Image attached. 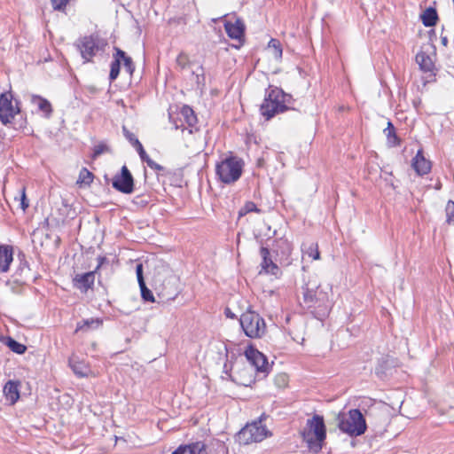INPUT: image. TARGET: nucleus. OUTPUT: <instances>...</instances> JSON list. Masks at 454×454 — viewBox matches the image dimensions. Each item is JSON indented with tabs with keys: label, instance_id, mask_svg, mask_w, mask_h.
Here are the masks:
<instances>
[{
	"label": "nucleus",
	"instance_id": "1",
	"mask_svg": "<svg viewBox=\"0 0 454 454\" xmlns=\"http://www.w3.org/2000/svg\"><path fill=\"white\" fill-rule=\"evenodd\" d=\"M301 434L309 450L315 453L319 452L326 438V428L323 416L315 414L311 419H308L306 427Z\"/></svg>",
	"mask_w": 454,
	"mask_h": 454
},
{
	"label": "nucleus",
	"instance_id": "2",
	"mask_svg": "<svg viewBox=\"0 0 454 454\" xmlns=\"http://www.w3.org/2000/svg\"><path fill=\"white\" fill-rule=\"evenodd\" d=\"M289 97L278 88H269L260 107L261 114L268 121L276 114L286 112L288 109L286 102Z\"/></svg>",
	"mask_w": 454,
	"mask_h": 454
},
{
	"label": "nucleus",
	"instance_id": "3",
	"mask_svg": "<svg viewBox=\"0 0 454 454\" xmlns=\"http://www.w3.org/2000/svg\"><path fill=\"white\" fill-rule=\"evenodd\" d=\"M244 160L237 156L230 155L222 159L215 165V175L224 184L236 183L243 173Z\"/></svg>",
	"mask_w": 454,
	"mask_h": 454
},
{
	"label": "nucleus",
	"instance_id": "4",
	"mask_svg": "<svg viewBox=\"0 0 454 454\" xmlns=\"http://www.w3.org/2000/svg\"><path fill=\"white\" fill-rule=\"evenodd\" d=\"M337 421L339 428L349 435L358 436L366 430L365 419L358 409H352L348 414L340 413Z\"/></svg>",
	"mask_w": 454,
	"mask_h": 454
},
{
	"label": "nucleus",
	"instance_id": "5",
	"mask_svg": "<svg viewBox=\"0 0 454 454\" xmlns=\"http://www.w3.org/2000/svg\"><path fill=\"white\" fill-rule=\"evenodd\" d=\"M239 323L245 334L249 338H262L266 333L264 319L251 309H247L240 316Z\"/></svg>",
	"mask_w": 454,
	"mask_h": 454
},
{
	"label": "nucleus",
	"instance_id": "6",
	"mask_svg": "<svg viewBox=\"0 0 454 454\" xmlns=\"http://www.w3.org/2000/svg\"><path fill=\"white\" fill-rule=\"evenodd\" d=\"M270 435V432L262 424V418L258 421L247 424L238 434L239 441L243 444L259 442Z\"/></svg>",
	"mask_w": 454,
	"mask_h": 454
},
{
	"label": "nucleus",
	"instance_id": "7",
	"mask_svg": "<svg viewBox=\"0 0 454 454\" xmlns=\"http://www.w3.org/2000/svg\"><path fill=\"white\" fill-rule=\"evenodd\" d=\"M106 46L105 40L94 35L83 36L76 43V47L85 62L90 61L98 51H104Z\"/></svg>",
	"mask_w": 454,
	"mask_h": 454
},
{
	"label": "nucleus",
	"instance_id": "8",
	"mask_svg": "<svg viewBox=\"0 0 454 454\" xmlns=\"http://www.w3.org/2000/svg\"><path fill=\"white\" fill-rule=\"evenodd\" d=\"M20 114V102L13 98L11 92L0 96V121L6 125L12 123L15 116Z\"/></svg>",
	"mask_w": 454,
	"mask_h": 454
},
{
	"label": "nucleus",
	"instance_id": "9",
	"mask_svg": "<svg viewBox=\"0 0 454 454\" xmlns=\"http://www.w3.org/2000/svg\"><path fill=\"white\" fill-rule=\"evenodd\" d=\"M254 370L253 366L236 363L231 368V380L239 385L248 387L254 382Z\"/></svg>",
	"mask_w": 454,
	"mask_h": 454
},
{
	"label": "nucleus",
	"instance_id": "10",
	"mask_svg": "<svg viewBox=\"0 0 454 454\" xmlns=\"http://www.w3.org/2000/svg\"><path fill=\"white\" fill-rule=\"evenodd\" d=\"M320 285L317 276H309L308 280L302 286L303 303L307 308H312L317 304L318 301L317 293Z\"/></svg>",
	"mask_w": 454,
	"mask_h": 454
},
{
	"label": "nucleus",
	"instance_id": "11",
	"mask_svg": "<svg viewBox=\"0 0 454 454\" xmlns=\"http://www.w3.org/2000/svg\"><path fill=\"white\" fill-rule=\"evenodd\" d=\"M113 187L125 194H129L134 190V179L126 166H122L121 174L114 176L112 182Z\"/></svg>",
	"mask_w": 454,
	"mask_h": 454
},
{
	"label": "nucleus",
	"instance_id": "12",
	"mask_svg": "<svg viewBox=\"0 0 454 454\" xmlns=\"http://www.w3.org/2000/svg\"><path fill=\"white\" fill-rule=\"evenodd\" d=\"M245 356L247 360L248 361L247 366H253L254 372H265L268 368V362L265 356L254 348L253 347H249L245 351Z\"/></svg>",
	"mask_w": 454,
	"mask_h": 454
},
{
	"label": "nucleus",
	"instance_id": "13",
	"mask_svg": "<svg viewBox=\"0 0 454 454\" xmlns=\"http://www.w3.org/2000/svg\"><path fill=\"white\" fill-rule=\"evenodd\" d=\"M260 254L262 258L261 262L262 270L260 273L270 274L276 278H279L282 271L271 259L270 250L267 247H262L260 249Z\"/></svg>",
	"mask_w": 454,
	"mask_h": 454
},
{
	"label": "nucleus",
	"instance_id": "14",
	"mask_svg": "<svg viewBox=\"0 0 454 454\" xmlns=\"http://www.w3.org/2000/svg\"><path fill=\"white\" fill-rule=\"evenodd\" d=\"M411 167L419 176H424L430 172L431 161L425 157L422 149L419 150L412 159Z\"/></svg>",
	"mask_w": 454,
	"mask_h": 454
},
{
	"label": "nucleus",
	"instance_id": "15",
	"mask_svg": "<svg viewBox=\"0 0 454 454\" xmlns=\"http://www.w3.org/2000/svg\"><path fill=\"white\" fill-rule=\"evenodd\" d=\"M74 286L83 293H86L94 285L95 271H89L83 274H77L74 279Z\"/></svg>",
	"mask_w": 454,
	"mask_h": 454
},
{
	"label": "nucleus",
	"instance_id": "16",
	"mask_svg": "<svg viewBox=\"0 0 454 454\" xmlns=\"http://www.w3.org/2000/svg\"><path fill=\"white\" fill-rule=\"evenodd\" d=\"M20 382L19 380H8L4 386V397L11 405L16 403L20 399Z\"/></svg>",
	"mask_w": 454,
	"mask_h": 454
},
{
	"label": "nucleus",
	"instance_id": "17",
	"mask_svg": "<svg viewBox=\"0 0 454 454\" xmlns=\"http://www.w3.org/2000/svg\"><path fill=\"white\" fill-rule=\"evenodd\" d=\"M13 261V248L9 245H0V273H5L10 270Z\"/></svg>",
	"mask_w": 454,
	"mask_h": 454
},
{
	"label": "nucleus",
	"instance_id": "18",
	"mask_svg": "<svg viewBox=\"0 0 454 454\" xmlns=\"http://www.w3.org/2000/svg\"><path fill=\"white\" fill-rule=\"evenodd\" d=\"M224 28L229 37L240 40L244 35L245 26L241 20L237 19L235 22L226 21Z\"/></svg>",
	"mask_w": 454,
	"mask_h": 454
},
{
	"label": "nucleus",
	"instance_id": "19",
	"mask_svg": "<svg viewBox=\"0 0 454 454\" xmlns=\"http://www.w3.org/2000/svg\"><path fill=\"white\" fill-rule=\"evenodd\" d=\"M273 250L281 259L286 260L292 254L293 246L287 239L281 238L275 241Z\"/></svg>",
	"mask_w": 454,
	"mask_h": 454
},
{
	"label": "nucleus",
	"instance_id": "20",
	"mask_svg": "<svg viewBox=\"0 0 454 454\" xmlns=\"http://www.w3.org/2000/svg\"><path fill=\"white\" fill-rule=\"evenodd\" d=\"M172 454H207L206 444L197 442L189 445L178 447Z\"/></svg>",
	"mask_w": 454,
	"mask_h": 454
},
{
	"label": "nucleus",
	"instance_id": "21",
	"mask_svg": "<svg viewBox=\"0 0 454 454\" xmlns=\"http://www.w3.org/2000/svg\"><path fill=\"white\" fill-rule=\"evenodd\" d=\"M31 103L43 114L45 118H50L52 113V107L51 104L46 98L38 95H32Z\"/></svg>",
	"mask_w": 454,
	"mask_h": 454
},
{
	"label": "nucleus",
	"instance_id": "22",
	"mask_svg": "<svg viewBox=\"0 0 454 454\" xmlns=\"http://www.w3.org/2000/svg\"><path fill=\"white\" fill-rule=\"evenodd\" d=\"M416 62L419 64L421 70L425 72H431L434 69V62L429 55L424 51H419L416 55Z\"/></svg>",
	"mask_w": 454,
	"mask_h": 454
},
{
	"label": "nucleus",
	"instance_id": "23",
	"mask_svg": "<svg viewBox=\"0 0 454 454\" xmlns=\"http://www.w3.org/2000/svg\"><path fill=\"white\" fill-rule=\"evenodd\" d=\"M422 23L425 27H433L438 20L437 12L434 8L429 7L421 15Z\"/></svg>",
	"mask_w": 454,
	"mask_h": 454
},
{
	"label": "nucleus",
	"instance_id": "24",
	"mask_svg": "<svg viewBox=\"0 0 454 454\" xmlns=\"http://www.w3.org/2000/svg\"><path fill=\"white\" fill-rule=\"evenodd\" d=\"M114 51L117 52V56L120 59L121 63L123 64L125 71L131 75L135 70V65L132 59L127 56L126 52L119 48H114Z\"/></svg>",
	"mask_w": 454,
	"mask_h": 454
},
{
	"label": "nucleus",
	"instance_id": "25",
	"mask_svg": "<svg viewBox=\"0 0 454 454\" xmlns=\"http://www.w3.org/2000/svg\"><path fill=\"white\" fill-rule=\"evenodd\" d=\"M384 134L387 137V144L390 146H395L400 144V141L396 136L395 129L391 121L387 122V128L384 129Z\"/></svg>",
	"mask_w": 454,
	"mask_h": 454
},
{
	"label": "nucleus",
	"instance_id": "26",
	"mask_svg": "<svg viewBox=\"0 0 454 454\" xmlns=\"http://www.w3.org/2000/svg\"><path fill=\"white\" fill-rule=\"evenodd\" d=\"M93 174L86 168H82L79 173L77 184L80 185H90L93 181Z\"/></svg>",
	"mask_w": 454,
	"mask_h": 454
},
{
	"label": "nucleus",
	"instance_id": "27",
	"mask_svg": "<svg viewBox=\"0 0 454 454\" xmlns=\"http://www.w3.org/2000/svg\"><path fill=\"white\" fill-rule=\"evenodd\" d=\"M181 114L184 116L186 123L190 127H193L197 122L196 115L194 114L193 110L188 106H184L181 110Z\"/></svg>",
	"mask_w": 454,
	"mask_h": 454
},
{
	"label": "nucleus",
	"instance_id": "28",
	"mask_svg": "<svg viewBox=\"0 0 454 454\" xmlns=\"http://www.w3.org/2000/svg\"><path fill=\"white\" fill-rule=\"evenodd\" d=\"M121 64V60L117 56V52L115 51L114 54V61L111 63V69L109 74L110 81H114L118 77L120 74Z\"/></svg>",
	"mask_w": 454,
	"mask_h": 454
},
{
	"label": "nucleus",
	"instance_id": "29",
	"mask_svg": "<svg viewBox=\"0 0 454 454\" xmlns=\"http://www.w3.org/2000/svg\"><path fill=\"white\" fill-rule=\"evenodd\" d=\"M6 345L12 352L19 355L24 354L27 350V347L25 345L18 342L11 337L7 339Z\"/></svg>",
	"mask_w": 454,
	"mask_h": 454
},
{
	"label": "nucleus",
	"instance_id": "30",
	"mask_svg": "<svg viewBox=\"0 0 454 454\" xmlns=\"http://www.w3.org/2000/svg\"><path fill=\"white\" fill-rule=\"evenodd\" d=\"M100 324H101V322L98 319L84 320V321H82V323H79L77 325L76 331L83 330L85 328L89 329L90 327H98Z\"/></svg>",
	"mask_w": 454,
	"mask_h": 454
},
{
	"label": "nucleus",
	"instance_id": "31",
	"mask_svg": "<svg viewBox=\"0 0 454 454\" xmlns=\"http://www.w3.org/2000/svg\"><path fill=\"white\" fill-rule=\"evenodd\" d=\"M305 254L314 260H318L320 258V253L318 251L317 244L311 243L305 250Z\"/></svg>",
	"mask_w": 454,
	"mask_h": 454
},
{
	"label": "nucleus",
	"instance_id": "32",
	"mask_svg": "<svg viewBox=\"0 0 454 454\" xmlns=\"http://www.w3.org/2000/svg\"><path fill=\"white\" fill-rule=\"evenodd\" d=\"M140 291H141V296L145 301L153 302L154 297L150 289L147 288L145 283L144 285H139Z\"/></svg>",
	"mask_w": 454,
	"mask_h": 454
},
{
	"label": "nucleus",
	"instance_id": "33",
	"mask_svg": "<svg viewBox=\"0 0 454 454\" xmlns=\"http://www.w3.org/2000/svg\"><path fill=\"white\" fill-rule=\"evenodd\" d=\"M269 46L273 48V50H274V51H273L274 57L277 59H281V57H282V48L280 46L279 42L278 40H276V39H271L270 41V43H269Z\"/></svg>",
	"mask_w": 454,
	"mask_h": 454
},
{
	"label": "nucleus",
	"instance_id": "34",
	"mask_svg": "<svg viewBox=\"0 0 454 454\" xmlns=\"http://www.w3.org/2000/svg\"><path fill=\"white\" fill-rule=\"evenodd\" d=\"M122 131L124 137L134 147L140 144L137 137L132 132H130L126 127L122 128Z\"/></svg>",
	"mask_w": 454,
	"mask_h": 454
},
{
	"label": "nucleus",
	"instance_id": "35",
	"mask_svg": "<svg viewBox=\"0 0 454 454\" xmlns=\"http://www.w3.org/2000/svg\"><path fill=\"white\" fill-rule=\"evenodd\" d=\"M256 205L254 202H247L243 208L239 211V215H244L250 212H258Z\"/></svg>",
	"mask_w": 454,
	"mask_h": 454
},
{
	"label": "nucleus",
	"instance_id": "36",
	"mask_svg": "<svg viewBox=\"0 0 454 454\" xmlns=\"http://www.w3.org/2000/svg\"><path fill=\"white\" fill-rule=\"evenodd\" d=\"M447 222L451 223L454 221V201L449 200L446 206Z\"/></svg>",
	"mask_w": 454,
	"mask_h": 454
},
{
	"label": "nucleus",
	"instance_id": "37",
	"mask_svg": "<svg viewBox=\"0 0 454 454\" xmlns=\"http://www.w3.org/2000/svg\"><path fill=\"white\" fill-rule=\"evenodd\" d=\"M68 2L69 0H51L53 9L57 11H63Z\"/></svg>",
	"mask_w": 454,
	"mask_h": 454
},
{
	"label": "nucleus",
	"instance_id": "38",
	"mask_svg": "<svg viewBox=\"0 0 454 454\" xmlns=\"http://www.w3.org/2000/svg\"><path fill=\"white\" fill-rule=\"evenodd\" d=\"M107 150H108L107 146L104 144H99V145H95L94 149H93V154H92L93 159L98 158L99 155H101Z\"/></svg>",
	"mask_w": 454,
	"mask_h": 454
},
{
	"label": "nucleus",
	"instance_id": "39",
	"mask_svg": "<svg viewBox=\"0 0 454 454\" xmlns=\"http://www.w3.org/2000/svg\"><path fill=\"white\" fill-rule=\"evenodd\" d=\"M189 62L188 57L184 53H180L176 58V64L181 67L184 68Z\"/></svg>",
	"mask_w": 454,
	"mask_h": 454
},
{
	"label": "nucleus",
	"instance_id": "40",
	"mask_svg": "<svg viewBox=\"0 0 454 454\" xmlns=\"http://www.w3.org/2000/svg\"><path fill=\"white\" fill-rule=\"evenodd\" d=\"M136 274H137L138 284L139 285H144L145 280H144V277H143V265H142V263L137 264V266H136Z\"/></svg>",
	"mask_w": 454,
	"mask_h": 454
},
{
	"label": "nucleus",
	"instance_id": "41",
	"mask_svg": "<svg viewBox=\"0 0 454 454\" xmlns=\"http://www.w3.org/2000/svg\"><path fill=\"white\" fill-rule=\"evenodd\" d=\"M141 158V160L143 161H146L147 159H149L150 157L147 155V153H145L142 144L140 143L139 145H137L136 147H135Z\"/></svg>",
	"mask_w": 454,
	"mask_h": 454
},
{
	"label": "nucleus",
	"instance_id": "42",
	"mask_svg": "<svg viewBox=\"0 0 454 454\" xmlns=\"http://www.w3.org/2000/svg\"><path fill=\"white\" fill-rule=\"evenodd\" d=\"M70 365H71V368L73 370V372L79 375V376H84L85 375V372H83L81 369V365L78 364H75V363H73V361H70Z\"/></svg>",
	"mask_w": 454,
	"mask_h": 454
},
{
	"label": "nucleus",
	"instance_id": "43",
	"mask_svg": "<svg viewBox=\"0 0 454 454\" xmlns=\"http://www.w3.org/2000/svg\"><path fill=\"white\" fill-rule=\"evenodd\" d=\"M145 162H146L147 166L149 168H151L152 169H155V170H162L163 169L162 166H160V164L156 163L151 158L147 159V160Z\"/></svg>",
	"mask_w": 454,
	"mask_h": 454
},
{
	"label": "nucleus",
	"instance_id": "44",
	"mask_svg": "<svg viewBox=\"0 0 454 454\" xmlns=\"http://www.w3.org/2000/svg\"><path fill=\"white\" fill-rule=\"evenodd\" d=\"M25 200H26V196H25V192H23L22 200H21V206H22L23 209H25L28 207V203H26Z\"/></svg>",
	"mask_w": 454,
	"mask_h": 454
},
{
	"label": "nucleus",
	"instance_id": "45",
	"mask_svg": "<svg viewBox=\"0 0 454 454\" xmlns=\"http://www.w3.org/2000/svg\"><path fill=\"white\" fill-rule=\"evenodd\" d=\"M278 380H282L283 385H285L286 383V375H279V376H278Z\"/></svg>",
	"mask_w": 454,
	"mask_h": 454
},
{
	"label": "nucleus",
	"instance_id": "46",
	"mask_svg": "<svg viewBox=\"0 0 454 454\" xmlns=\"http://www.w3.org/2000/svg\"><path fill=\"white\" fill-rule=\"evenodd\" d=\"M225 314L228 317H231V318H233L234 317V314L231 312V310L229 309H226L225 311Z\"/></svg>",
	"mask_w": 454,
	"mask_h": 454
},
{
	"label": "nucleus",
	"instance_id": "47",
	"mask_svg": "<svg viewBox=\"0 0 454 454\" xmlns=\"http://www.w3.org/2000/svg\"><path fill=\"white\" fill-rule=\"evenodd\" d=\"M442 43H443V44H446V43H447V39H446V38H443V39H442Z\"/></svg>",
	"mask_w": 454,
	"mask_h": 454
},
{
	"label": "nucleus",
	"instance_id": "48",
	"mask_svg": "<svg viewBox=\"0 0 454 454\" xmlns=\"http://www.w3.org/2000/svg\"><path fill=\"white\" fill-rule=\"evenodd\" d=\"M141 203L147 204V201L142 200Z\"/></svg>",
	"mask_w": 454,
	"mask_h": 454
},
{
	"label": "nucleus",
	"instance_id": "49",
	"mask_svg": "<svg viewBox=\"0 0 454 454\" xmlns=\"http://www.w3.org/2000/svg\"><path fill=\"white\" fill-rule=\"evenodd\" d=\"M451 223H453V224H454V221H453Z\"/></svg>",
	"mask_w": 454,
	"mask_h": 454
}]
</instances>
